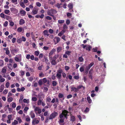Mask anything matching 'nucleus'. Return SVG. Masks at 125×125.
<instances>
[{"instance_id":"1","label":"nucleus","mask_w":125,"mask_h":125,"mask_svg":"<svg viewBox=\"0 0 125 125\" xmlns=\"http://www.w3.org/2000/svg\"><path fill=\"white\" fill-rule=\"evenodd\" d=\"M57 12L56 10L54 9H52L51 10H48L47 11L48 14L52 17H54L53 14L56 13Z\"/></svg>"},{"instance_id":"2","label":"nucleus","mask_w":125,"mask_h":125,"mask_svg":"<svg viewBox=\"0 0 125 125\" xmlns=\"http://www.w3.org/2000/svg\"><path fill=\"white\" fill-rule=\"evenodd\" d=\"M62 69H59L57 71L56 77L58 79H60L62 76V73L63 72Z\"/></svg>"},{"instance_id":"3","label":"nucleus","mask_w":125,"mask_h":125,"mask_svg":"<svg viewBox=\"0 0 125 125\" xmlns=\"http://www.w3.org/2000/svg\"><path fill=\"white\" fill-rule=\"evenodd\" d=\"M58 115V113L55 111H54L50 115L49 117V119L50 120H52L55 118Z\"/></svg>"},{"instance_id":"4","label":"nucleus","mask_w":125,"mask_h":125,"mask_svg":"<svg viewBox=\"0 0 125 125\" xmlns=\"http://www.w3.org/2000/svg\"><path fill=\"white\" fill-rule=\"evenodd\" d=\"M69 113V112L66 110H64L62 111L61 113L59 115V117L60 118H62L64 115H67Z\"/></svg>"},{"instance_id":"5","label":"nucleus","mask_w":125,"mask_h":125,"mask_svg":"<svg viewBox=\"0 0 125 125\" xmlns=\"http://www.w3.org/2000/svg\"><path fill=\"white\" fill-rule=\"evenodd\" d=\"M10 50L11 53L14 55L15 54V53H17L19 50L18 49L14 48L13 47H12L10 48Z\"/></svg>"},{"instance_id":"6","label":"nucleus","mask_w":125,"mask_h":125,"mask_svg":"<svg viewBox=\"0 0 125 125\" xmlns=\"http://www.w3.org/2000/svg\"><path fill=\"white\" fill-rule=\"evenodd\" d=\"M18 56V57H15L14 58L15 61L17 62H20L21 60V54H19L18 55H16V56Z\"/></svg>"},{"instance_id":"7","label":"nucleus","mask_w":125,"mask_h":125,"mask_svg":"<svg viewBox=\"0 0 125 125\" xmlns=\"http://www.w3.org/2000/svg\"><path fill=\"white\" fill-rule=\"evenodd\" d=\"M71 51H65V54H64L63 56V57L65 58H68V55H70L71 53Z\"/></svg>"},{"instance_id":"8","label":"nucleus","mask_w":125,"mask_h":125,"mask_svg":"<svg viewBox=\"0 0 125 125\" xmlns=\"http://www.w3.org/2000/svg\"><path fill=\"white\" fill-rule=\"evenodd\" d=\"M25 68L27 69H26L27 71H31L32 72H35L34 70V69L28 67L27 64L25 65Z\"/></svg>"},{"instance_id":"9","label":"nucleus","mask_w":125,"mask_h":125,"mask_svg":"<svg viewBox=\"0 0 125 125\" xmlns=\"http://www.w3.org/2000/svg\"><path fill=\"white\" fill-rule=\"evenodd\" d=\"M42 80L44 83H46L48 85H50V84L49 80H47L46 78H44L42 79Z\"/></svg>"},{"instance_id":"10","label":"nucleus","mask_w":125,"mask_h":125,"mask_svg":"<svg viewBox=\"0 0 125 125\" xmlns=\"http://www.w3.org/2000/svg\"><path fill=\"white\" fill-rule=\"evenodd\" d=\"M37 118H35L33 119L32 121V123L33 125H34L38 124L39 122V120H37Z\"/></svg>"},{"instance_id":"11","label":"nucleus","mask_w":125,"mask_h":125,"mask_svg":"<svg viewBox=\"0 0 125 125\" xmlns=\"http://www.w3.org/2000/svg\"><path fill=\"white\" fill-rule=\"evenodd\" d=\"M3 50L6 51L5 53L6 55H9L10 53V51L8 47L4 48Z\"/></svg>"},{"instance_id":"12","label":"nucleus","mask_w":125,"mask_h":125,"mask_svg":"<svg viewBox=\"0 0 125 125\" xmlns=\"http://www.w3.org/2000/svg\"><path fill=\"white\" fill-rule=\"evenodd\" d=\"M24 3L23 2L22 0H21L20 2V5L22 8H24L25 6L24 4Z\"/></svg>"},{"instance_id":"13","label":"nucleus","mask_w":125,"mask_h":125,"mask_svg":"<svg viewBox=\"0 0 125 125\" xmlns=\"http://www.w3.org/2000/svg\"><path fill=\"white\" fill-rule=\"evenodd\" d=\"M68 28V27L65 24H64L63 25V30H62L63 32H65Z\"/></svg>"},{"instance_id":"14","label":"nucleus","mask_w":125,"mask_h":125,"mask_svg":"<svg viewBox=\"0 0 125 125\" xmlns=\"http://www.w3.org/2000/svg\"><path fill=\"white\" fill-rule=\"evenodd\" d=\"M71 91L72 92L74 91L75 92H77L79 91V90H78L77 88L75 87H72L71 88Z\"/></svg>"},{"instance_id":"15","label":"nucleus","mask_w":125,"mask_h":125,"mask_svg":"<svg viewBox=\"0 0 125 125\" xmlns=\"http://www.w3.org/2000/svg\"><path fill=\"white\" fill-rule=\"evenodd\" d=\"M44 35L45 36H49V34H48V30H45L43 31Z\"/></svg>"},{"instance_id":"16","label":"nucleus","mask_w":125,"mask_h":125,"mask_svg":"<svg viewBox=\"0 0 125 125\" xmlns=\"http://www.w3.org/2000/svg\"><path fill=\"white\" fill-rule=\"evenodd\" d=\"M25 23V20L23 19H21L19 21V24L22 25Z\"/></svg>"},{"instance_id":"17","label":"nucleus","mask_w":125,"mask_h":125,"mask_svg":"<svg viewBox=\"0 0 125 125\" xmlns=\"http://www.w3.org/2000/svg\"><path fill=\"white\" fill-rule=\"evenodd\" d=\"M35 17L37 18H40L41 19H43L44 17V15L43 14H42L41 15H36Z\"/></svg>"},{"instance_id":"18","label":"nucleus","mask_w":125,"mask_h":125,"mask_svg":"<svg viewBox=\"0 0 125 125\" xmlns=\"http://www.w3.org/2000/svg\"><path fill=\"white\" fill-rule=\"evenodd\" d=\"M38 12V10H35L33 9L31 13V14L33 15H34L35 14H36Z\"/></svg>"},{"instance_id":"19","label":"nucleus","mask_w":125,"mask_h":125,"mask_svg":"<svg viewBox=\"0 0 125 125\" xmlns=\"http://www.w3.org/2000/svg\"><path fill=\"white\" fill-rule=\"evenodd\" d=\"M51 64L52 65H55L57 64V62L56 61V60H52L50 61Z\"/></svg>"},{"instance_id":"20","label":"nucleus","mask_w":125,"mask_h":125,"mask_svg":"<svg viewBox=\"0 0 125 125\" xmlns=\"http://www.w3.org/2000/svg\"><path fill=\"white\" fill-rule=\"evenodd\" d=\"M44 59H45V61L46 64L48 65L50 64V62H48V59L45 57H44Z\"/></svg>"},{"instance_id":"21","label":"nucleus","mask_w":125,"mask_h":125,"mask_svg":"<svg viewBox=\"0 0 125 125\" xmlns=\"http://www.w3.org/2000/svg\"><path fill=\"white\" fill-rule=\"evenodd\" d=\"M87 100L88 103L89 104H91L92 103V100L90 98L89 96H88L87 97Z\"/></svg>"},{"instance_id":"22","label":"nucleus","mask_w":125,"mask_h":125,"mask_svg":"<svg viewBox=\"0 0 125 125\" xmlns=\"http://www.w3.org/2000/svg\"><path fill=\"white\" fill-rule=\"evenodd\" d=\"M90 68L89 67H88L87 66H86L84 71L85 73L86 74H87Z\"/></svg>"},{"instance_id":"23","label":"nucleus","mask_w":125,"mask_h":125,"mask_svg":"<svg viewBox=\"0 0 125 125\" xmlns=\"http://www.w3.org/2000/svg\"><path fill=\"white\" fill-rule=\"evenodd\" d=\"M68 7L69 9H73V5L72 3H69L68 5Z\"/></svg>"},{"instance_id":"24","label":"nucleus","mask_w":125,"mask_h":125,"mask_svg":"<svg viewBox=\"0 0 125 125\" xmlns=\"http://www.w3.org/2000/svg\"><path fill=\"white\" fill-rule=\"evenodd\" d=\"M92 47L91 46L89 45H88L86 48V50H87L88 51H90L91 49H92Z\"/></svg>"},{"instance_id":"25","label":"nucleus","mask_w":125,"mask_h":125,"mask_svg":"<svg viewBox=\"0 0 125 125\" xmlns=\"http://www.w3.org/2000/svg\"><path fill=\"white\" fill-rule=\"evenodd\" d=\"M70 119L71 121L73 122H74L75 121V117L73 115H72Z\"/></svg>"},{"instance_id":"26","label":"nucleus","mask_w":125,"mask_h":125,"mask_svg":"<svg viewBox=\"0 0 125 125\" xmlns=\"http://www.w3.org/2000/svg\"><path fill=\"white\" fill-rule=\"evenodd\" d=\"M30 115L31 117L32 118H34L35 117V115L34 113L32 112H31L30 114Z\"/></svg>"},{"instance_id":"27","label":"nucleus","mask_w":125,"mask_h":125,"mask_svg":"<svg viewBox=\"0 0 125 125\" xmlns=\"http://www.w3.org/2000/svg\"><path fill=\"white\" fill-rule=\"evenodd\" d=\"M4 86L3 85H1L0 88V92H2L4 89Z\"/></svg>"},{"instance_id":"28","label":"nucleus","mask_w":125,"mask_h":125,"mask_svg":"<svg viewBox=\"0 0 125 125\" xmlns=\"http://www.w3.org/2000/svg\"><path fill=\"white\" fill-rule=\"evenodd\" d=\"M57 84L56 81H53L52 82V84L53 86H56Z\"/></svg>"},{"instance_id":"29","label":"nucleus","mask_w":125,"mask_h":125,"mask_svg":"<svg viewBox=\"0 0 125 125\" xmlns=\"http://www.w3.org/2000/svg\"><path fill=\"white\" fill-rule=\"evenodd\" d=\"M62 50V48L61 47H58L57 49V51L58 53L59 52L61 51Z\"/></svg>"},{"instance_id":"30","label":"nucleus","mask_w":125,"mask_h":125,"mask_svg":"<svg viewBox=\"0 0 125 125\" xmlns=\"http://www.w3.org/2000/svg\"><path fill=\"white\" fill-rule=\"evenodd\" d=\"M8 67L9 69L12 70V64L9 63L8 65Z\"/></svg>"},{"instance_id":"31","label":"nucleus","mask_w":125,"mask_h":125,"mask_svg":"<svg viewBox=\"0 0 125 125\" xmlns=\"http://www.w3.org/2000/svg\"><path fill=\"white\" fill-rule=\"evenodd\" d=\"M42 81V79H41L39 80L38 82V83L39 85L41 86L42 84L43 83Z\"/></svg>"},{"instance_id":"32","label":"nucleus","mask_w":125,"mask_h":125,"mask_svg":"<svg viewBox=\"0 0 125 125\" xmlns=\"http://www.w3.org/2000/svg\"><path fill=\"white\" fill-rule=\"evenodd\" d=\"M64 20H59L58 21V22L59 24H62L64 23Z\"/></svg>"},{"instance_id":"33","label":"nucleus","mask_w":125,"mask_h":125,"mask_svg":"<svg viewBox=\"0 0 125 125\" xmlns=\"http://www.w3.org/2000/svg\"><path fill=\"white\" fill-rule=\"evenodd\" d=\"M20 13L23 15H25L26 12L24 10H21L20 11Z\"/></svg>"},{"instance_id":"34","label":"nucleus","mask_w":125,"mask_h":125,"mask_svg":"<svg viewBox=\"0 0 125 125\" xmlns=\"http://www.w3.org/2000/svg\"><path fill=\"white\" fill-rule=\"evenodd\" d=\"M78 60L81 62H83L84 61V59L82 57H79L78 58Z\"/></svg>"},{"instance_id":"35","label":"nucleus","mask_w":125,"mask_h":125,"mask_svg":"<svg viewBox=\"0 0 125 125\" xmlns=\"http://www.w3.org/2000/svg\"><path fill=\"white\" fill-rule=\"evenodd\" d=\"M13 98L12 97L8 98L7 101L8 102H10L12 101Z\"/></svg>"},{"instance_id":"36","label":"nucleus","mask_w":125,"mask_h":125,"mask_svg":"<svg viewBox=\"0 0 125 125\" xmlns=\"http://www.w3.org/2000/svg\"><path fill=\"white\" fill-rule=\"evenodd\" d=\"M23 101L24 103H26L27 104H28L29 102V99H23Z\"/></svg>"},{"instance_id":"37","label":"nucleus","mask_w":125,"mask_h":125,"mask_svg":"<svg viewBox=\"0 0 125 125\" xmlns=\"http://www.w3.org/2000/svg\"><path fill=\"white\" fill-rule=\"evenodd\" d=\"M17 42L18 43H20L22 42V40L21 38H17Z\"/></svg>"},{"instance_id":"38","label":"nucleus","mask_w":125,"mask_h":125,"mask_svg":"<svg viewBox=\"0 0 125 125\" xmlns=\"http://www.w3.org/2000/svg\"><path fill=\"white\" fill-rule=\"evenodd\" d=\"M5 67H4L2 68L1 71L2 72L4 73H6V70L5 69Z\"/></svg>"},{"instance_id":"39","label":"nucleus","mask_w":125,"mask_h":125,"mask_svg":"<svg viewBox=\"0 0 125 125\" xmlns=\"http://www.w3.org/2000/svg\"><path fill=\"white\" fill-rule=\"evenodd\" d=\"M18 121L16 120H15L14 122H13L12 123V125H15L18 124Z\"/></svg>"},{"instance_id":"40","label":"nucleus","mask_w":125,"mask_h":125,"mask_svg":"<svg viewBox=\"0 0 125 125\" xmlns=\"http://www.w3.org/2000/svg\"><path fill=\"white\" fill-rule=\"evenodd\" d=\"M82 87H83V89H84L85 88V87H84L82 85H79L77 87V89H78V90H79V89H81Z\"/></svg>"},{"instance_id":"41","label":"nucleus","mask_w":125,"mask_h":125,"mask_svg":"<svg viewBox=\"0 0 125 125\" xmlns=\"http://www.w3.org/2000/svg\"><path fill=\"white\" fill-rule=\"evenodd\" d=\"M39 77L41 78L43 77H44V74H43L42 72L40 73L39 74Z\"/></svg>"},{"instance_id":"42","label":"nucleus","mask_w":125,"mask_h":125,"mask_svg":"<svg viewBox=\"0 0 125 125\" xmlns=\"http://www.w3.org/2000/svg\"><path fill=\"white\" fill-rule=\"evenodd\" d=\"M42 102L41 99L39 100L37 102V105H41V104H42Z\"/></svg>"},{"instance_id":"43","label":"nucleus","mask_w":125,"mask_h":125,"mask_svg":"<svg viewBox=\"0 0 125 125\" xmlns=\"http://www.w3.org/2000/svg\"><path fill=\"white\" fill-rule=\"evenodd\" d=\"M4 65V62L2 60H0V66H2Z\"/></svg>"},{"instance_id":"44","label":"nucleus","mask_w":125,"mask_h":125,"mask_svg":"<svg viewBox=\"0 0 125 125\" xmlns=\"http://www.w3.org/2000/svg\"><path fill=\"white\" fill-rule=\"evenodd\" d=\"M10 12V11L8 10H5L4 11L5 13L6 14H8Z\"/></svg>"},{"instance_id":"45","label":"nucleus","mask_w":125,"mask_h":125,"mask_svg":"<svg viewBox=\"0 0 125 125\" xmlns=\"http://www.w3.org/2000/svg\"><path fill=\"white\" fill-rule=\"evenodd\" d=\"M22 30V28L21 27H20L18 28L17 29V31L18 32H21Z\"/></svg>"},{"instance_id":"46","label":"nucleus","mask_w":125,"mask_h":125,"mask_svg":"<svg viewBox=\"0 0 125 125\" xmlns=\"http://www.w3.org/2000/svg\"><path fill=\"white\" fill-rule=\"evenodd\" d=\"M63 94L59 93L58 94V97L60 98H62L63 97Z\"/></svg>"},{"instance_id":"47","label":"nucleus","mask_w":125,"mask_h":125,"mask_svg":"<svg viewBox=\"0 0 125 125\" xmlns=\"http://www.w3.org/2000/svg\"><path fill=\"white\" fill-rule=\"evenodd\" d=\"M0 16L1 17L5 19V15L3 13H1L0 14Z\"/></svg>"},{"instance_id":"48","label":"nucleus","mask_w":125,"mask_h":125,"mask_svg":"<svg viewBox=\"0 0 125 125\" xmlns=\"http://www.w3.org/2000/svg\"><path fill=\"white\" fill-rule=\"evenodd\" d=\"M10 11L11 12L14 11H17L18 10L17 9L13 8H10Z\"/></svg>"},{"instance_id":"49","label":"nucleus","mask_w":125,"mask_h":125,"mask_svg":"<svg viewBox=\"0 0 125 125\" xmlns=\"http://www.w3.org/2000/svg\"><path fill=\"white\" fill-rule=\"evenodd\" d=\"M37 100V98L35 97H33L32 98V100L33 101L35 102Z\"/></svg>"},{"instance_id":"50","label":"nucleus","mask_w":125,"mask_h":125,"mask_svg":"<svg viewBox=\"0 0 125 125\" xmlns=\"http://www.w3.org/2000/svg\"><path fill=\"white\" fill-rule=\"evenodd\" d=\"M72 15V14L71 13L68 12L67 13V17L70 18L71 17L70 16H71Z\"/></svg>"},{"instance_id":"51","label":"nucleus","mask_w":125,"mask_h":125,"mask_svg":"<svg viewBox=\"0 0 125 125\" xmlns=\"http://www.w3.org/2000/svg\"><path fill=\"white\" fill-rule=\"evenodd\" d=\"M40 53V52L39 51H36L35 52V54L37 56H38L39 55Z\"/></svg>"},{"instance_id":"52","label":"nucleus","mask_w":125,"mask_h":125,"mask_svg":"<svg viewBox=\"0 0 125 125\" xmlns=\"http://www.w3.org/2000/svg\"><path fill=\"white\" fill-rule=\"evenodd\" d=\"M97 48L96 47L95 48H93L92 49V51L94 52H96L97 51Z\"/></svg>"},{"instance_id":"53","label":"nucleus","mask_w":125,"mask_h":125,"mask_svg":"<svg viewBox=\"0 0 125 125\" xmlns=\"http://www.w3.org/2000/svg\"><path fill=\"white\" fill-rule=\"evenodd\" d=\"M70 69V67L69 66H65V69L66 71H67Z\"/></svg>"},{"instance_id":"54","label":"nucleus","mask_w":125,"mask_h":125,"mask_svg":"<svg viewBox=\"0 0 125 125\" xmlns=\"http://www.w3.org/2000/svg\"><path fill=\"white\" fill-rule=\"evenodd\" d=\"M20 73L22 76H23L25 74L24 72V71H21L20 72Z\"/></svg>"},{"instance_id":"55","label":"nucleus","mask_w":125,"mask_h":125,"mask_svg":"<svg viewBox=\"0 0 125 125\" xmlns=\"http://www.w3.org/2000/svg\"><path fill=\"white\" fill-rule=\"evenodd\" d=\"M64 33V32H63V31H62L58 34V35L59 36H61Z\"/></svg>"},{"instance_id":"56","label":"nucleus","mask_w":125,"mask_h":125,"mask_svg":"<svg viewBox=\"0 0 125 125\" xmlns=\"http://www.w3.org/2000/svg\"><path fill=\"white\" fill-rule=\"evenodd\" d=\"M46 102H50L51 100V99L49 97H47L46 98Z\"/></svg>"},{"instance_id":"57","label":"nucleus","mask_w":125,"mask_h":125,"mask_svg":"<svg viewBox=\"0 0 125 125\" xmlns=\"http://www.w3.org/2000/svg\"><path fill=\"white\" fill-rule=\"evenodd\" d=\"M21 38V39L22 41L25 42L26 40V38L23 36H22Z\"/></svg>"},{"instance_id":"58","label":"nucleus","mask_w":125,"mask_h":125,"mask_svg":"<svg viewBox=\"0 0 125 125\" xmlns=\"http://www.w3.org/2000/svg\"><path fill=\"white\" fill-rule=\"evenodd\" d=\"M8 22L7 21H5L3 24V26L4 27L7 26L8 24Z\"/></svg>"},{"instance_id":"59","label":"nucleus","mask_w":125,"mask_h":125,"mask_svg":"<svg viewBox=\"0 0 125 125\" xmlns=\"http://www.w3.org/2000/svg\"><path fill=\"white\" fill-rule=\"evenodd\" d=\"M36 4V5L37 6L40 7L41 6V3L39 2H37Z\"/></svg>"},{"instance_id":"60","label":"nucleus","mask_w":125,"mask_h":125,"mask_svg":"<svg viewBox=\"0 0 125 125\" xmlns=\"http://www.w3.org/2000/svg\"><path fill=\"white\" fill-rule=\"evenodd\" d=\"M10 85V83L9 82H7L5 86L7 88H9Z\"/></svg>"},{"instance_id":"61","label":"nucleus","mask_w":125,"mask_h":125,"mask_svg":"<svg viewBox=\"0 0 125 125\" xmlns=\"http://www.w3.org/2000/svg\"><path fill=\"white\" fill-rule=\"evenodd\" d=\"M94 64V63L93 62H92L90 64H89L88 66V67H89L90 68Z\"/></svg>"},{"instance_id":"62","label":"nucleus","mask_w":125,"mask_h":125,"mask_svg":"<svg viewBox=\"0 0 125 125\" xmlns=\"http://www.w3.org/2000/svg\"><path fill=\"white\" fill-rule=\"evenodd\" d=\"M12 108H15L16 107V104L14 103H13L12 104Z\"/></svg>"},{"instance_id":"63","label":"nucleus","mask_w":125,"mask_h":125,"mask_svg":"<svg viewBox=\"0 0 125 125\" xmlns=\"http://www.w3.org/2000/svg\"><path fill=\"white\" fill-rule=\"evenodd\" d=\"M12 118V115H9L8 116V119L11 120Z\"/></svg>"},{"instance_id":"64","label":"nucleus","mask_w":125,"mask_h":125,"mask_svg":"<svg viewBox=\"0 0 125 125\" xmlns=\"http://www.w3.org/2000/svg\"><path fill=\"white\" fill-rule=\"evenodd\" d=\"M8 92V90L7 89H5L3 92V93L4 94H6Z\"/></svg>"}]
</instances>
